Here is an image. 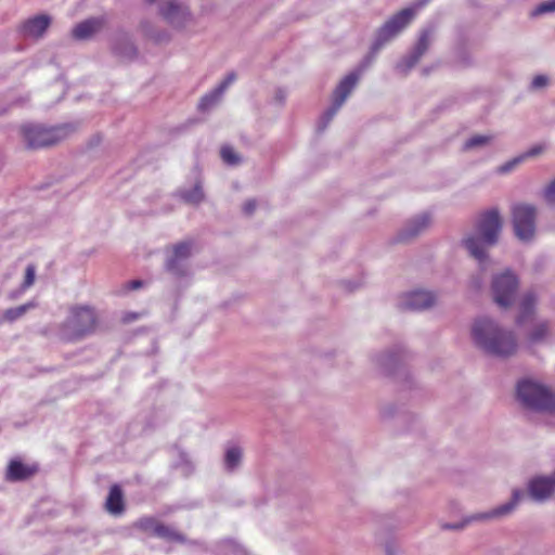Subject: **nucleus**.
<instances>
[{
    "instance_id": "nucleus-14",
    "label": "nucleus",
    "mask_w": 555,
    "mask_h": 555,
    "mask_svg": "<svg viewBox=\"0 0 555 555\" xmlns=\"http://www.w3.org/2000/svg\"><path fill=\"white\" fill-rule=\"evenodd\" d=\"M410 352L401 345H396L373 357L376 366L386 373L393 372L400 364L405 363Z\"/></svg>"
},
{
    "instance_id": "nucleus-21",
    "label": "nucleus",
    "mask_w": 555,
    "mask_h": 555,
    "mask_svg": "<svg viewBox=\"0 0 555 555\" xmlns=\"http://www.w3.org/2000/svg\"><path fill=\"white\" fill-rule=\"evenodd\" d=\"M114 53L122 60H132L137 55V49L131 39L125 35H118L113 44Z\"/></svg>"
},
{
    "instance_id": "nucleus-12",
    "label": "nucleus",
    "mask_w": 555,
    "mask_h": 555,
    "mask_svg": "<svg viewBox=\"0 0 555 555\" xmlns=\"http://www.w3.org/2000/svg\"><path fill=\"white\" fill-rule=\"evenodd\" d=\"M159 15L173 28L183 29L193 21V16L182 2L176 0H162L158 5Z\"/></svg>"
},
{
    "instance_id": "nucleus-11",
    "label": "nucleus",
    "mask_w": 555,
    "mask_h": 555,
    "mask_svg": "<svg viewBox=\"0 0 555 555\" xmlns=\"http://www.w3.org/2000/svg\"><path fill=\"white\" fill-rule=\"evenodd\" d=\"M525 493L520 489H514L512 491V498L508 502L503 503L499 506L490 508L488 511L476 512L469 515L464 516L467 522V526L474 524H489L493 521L501 520L514 513L519 502L522 500Z\"/></svg>"
},
{
    "instance_id": "nucleus-23",
    "label": "nucleus",
    "mask_w": 555,
    "mask_h": 555,
    "mask_svg": "<svg viewBox=\"0 0 555 555\" xmlns=\"http://www.w3.org/2000/svg\"><path fill=\"white\" fill-rule=\"evenodd\" d=\"M435 36V29L434 27L425 28L421 31L420 38L411 51L410 54L413 56H416L417 60H421V57L426 53V51L429 49V46L434 39Z\"/></svg>"
},
{
    "instance_id": "nucleus-8",
    "label": "nucleus",
    "mask_w": 555,
    "mask_h": 555,
    "mask_svg": "<svg viewBox=\"0 0 555 555\" xmlns=\"http://www.w3.org/2000/svg\"><path fill=\"white\" fill-rule=\"evenodd\" d=\"M27 149L36 150L56 144L68 134L67 126L44 128L39 125H24L21 128Z\"/></svg>"
},
{
    "instance_id": "nucleus-3",
    "label": "nucleus",
    "mask_w": 555,
    "mask_h": 555,
    "mask_svg": "<svg viewBox=\"0 0 555 555\" xmlns=\"http://www.w3.org/2000/svg\"><path fill=\"white\" fill-rule=\"evenodd\" d=\"M429 0H418L411 7L404 8L391 15L375 33L369 53L364 56L363 67H370L377 53L391 40L397 38L414 20L418 11Z\"/></svg>"
},
{
    "instance_id": "nucleus-32",
    "label": "nucleus",
    "mask_w": 555,
    "mask_h": 555,
    "mask_svg": "<svg viewBox=\"0 0 555 555\" xmlns=\"http://www.w3.org/2000/svg\"><path fill=\"white\" fill-rule=\"evenodd\" d=\"M420 60L412 54H408L401 61L396 64V70L402 75H406L417 63Z\"/></svg>"
},
{
    "instance_id": "nucleus-9",
    "label": "nucleus",
    "mask_w": 555,
    "mask_h": 555,
    "mask_svg": "<svg viewBox=\"0 0 555 555\" xmlns=\"http://www.w3.org/2000/svg\"><path fill=\"white\" fill-rule=\"evenodd\" d=\"M511 212L516 237L524 243L531 242L537 229V207L528 203H518L512 206Z\"/></svg>"
},
{
    "instance_id": "nucleus-48",
    "label": "nucleus",
    "mask_w": 555,
    "mask_h": 555,
    "mask_svg": "<svg viewBox=\"0 0 555 555\" xmlns=\"http://www.w3.org/2000/svg\"><path fill=\"white\" fill-rule=\"evenodd\" d=\"M345 285H346L348 291L352 292V291L357 289L361 285V283L360 282H356V283H353L351 285L350 282H345Z\"/></svg>"
},
{
    "instance_id": "nucleus-2",
    "label": "nucleus",
    "mask_w": 555,
    "mask_h": 555,
    "mask_svg": "<svg viewBox=\"0 0 555 555\" xmlns=\"http://www.w3.org/2000/svg\"><path fill=\"white\" fill-rule=\"evenodd\" d=\"M501 230L500 212L492 208L480 216L476 230L462 240L464 247L479 262L481 270L490 262L487 250L498 243Z\"/></svg>"
},
{
    "instance_id": "nucleus-19",
    "label": "nucleus",
    "mask_w": 555,
    "mask_h": 555,
    "mask_svg": "<svg viewBox=\"0 0 555 555\" xmlns=\"http://www.w3.org/2000/svg\"><path fill=\"white\" fill-rule=\"evenodd\" d=\"M51 24L49 15L42 14L29 18L23 25V33L30 38H40Z\"/></svg>"
},
{
    "instance_id": "nucleus-34",
    "label": "nucleus",
    "mask_w": 555,
    "mask_h": 555,
    "mask_svg": "<svg viewBox=\"0 0 555 555\" xmlns=\"http://www.w3.org/2000/svg\"><path fill=\"white\" fill-rule=\"evenodd\" d=\"M220 153L222 160L228 165L235 166L241 163V157L231 146H223Z\"/></svg>"
},
{
    "instance_id": "nucleus-50",
    "label": "nucleus",
    "mask_w": 555,
    "mask_h": 555,
    "mask_svg": "<svg viewBox=\"0 0 555 555\" xmlns=\"http://www.w3.org/2000/svg\"><path fill=\"white\" fill-rule=\"evenodd\" d=\"M135 318H137V315H135V314H130V315H127V317L125 318V321H131V320H133V319H135Z\"/></svg>"
},
{
    "instance_id": "nucleus-27",
    "label": "nucleus",
    "mask_w": 555,
    "mask_h": 555,
    "mask_svg": "<svg viewBox=\"0 0 555 555\" xmlns=\"http://www.w3.org/2000/svg\"><path fill=\"white\" fill-rule=\"evenodd\" d=\"M179 196L191 205H198L204 199V192L199 182H197L191 190H180Z\"/></svg>"
},
{
    "instance_id": "nucleus-42",
    "label": "nucleus",
    "mask_w": 555,
    "mask_h": 555,
    "mask_svg": "<svg viewBox=\"0 0 555 555\" xmlns=\"http://www.w3.org/2000/svg\"><path fill=\"white\" fill-rule=\"evenodd\" d=\"M544 197L547 203L555 205V179L544 190Z\"/></svg>"
},
{
    "instance_id": "nucleus-18",
    "label": "nucleus",
    "mask_w": 555,
    "mask_h": 555,
    "mask_svg": "<svg viewBox=\"0 0 555 555\" xmlns=\"http://www.w3.org/2000/svg\"><path fill=\"white\" fill-rule=\"evenodd\" d=\"M537 302V295L533 292H527L524 294L519 301L518 313L515 320L518 326H524L529 320L533 318Z\"/></svg>"
},
{
    "instance_id": "nucleus-16",
    "label": "nucleus",
    "mask_w": 555,
    "mask_h": 555,
    "mask_svg": "<svg viewBox=\"0 0 555 555\" xmlns=\"http://www.w3.org/2000/svg\"><path fill=\"white\" fill-rule=\"evenodd\" d=\"M528 493L535 502H544L555 493V472L550 476H537L528 482Z\"/></svg>"
},
{
    "instance_id": "nucleus-49",
    "label": "nucleus",
    "mask_w": 555,
    "mask_h": 555,
    "mask_svg": "<svg viewBox=\"0 0 555 555\" xmlns=\"http://www.w3.org/2000/svg\"><path fill=\"white\" fill-rule=\"evenodd\" d=\"M141 286H142V281H140V280H134V281L130 282V287L132 289H138Z\"/></svg>"
},
{
    "instance_id": "nucleus-17",
    "label": "nucleus",
    "mask_w": 555,
    "mask_h": 555,
    "mask_svg": "<svg viewBox=\"0 0 555 555\" xmlns=\"http://www.w3.org/2000/svg\"><path fill=\"white\" fill-rule=\"evenodd\" d=\"M431 222L433 218L429 212H421L412 217L400 230L399 240L405 242L417 237L429 229Z\"/></svg>"
},
{
    "instance_id": "nucleus-45",
    "label": "nucleus",
    "mask_w": 555,
    "mask_h": 555,
    "mask_svg": "<svg viewBox=\"0 0 555 555\" xmlns=\"http://www.w3.org/2000/svg\"><path fill=\"white\" fill-rule=\"evenodd\" d=\"M286 96H287V93L285 90L283 89H278L274 93V100L275 102H278L279 104H284L285 100H286Z\"/></svg>"
},
{
    "instance_id": "nucleus-13",
    "label": "nucleus",
    "mask_w": 555,
    "mask_h": 555,
    "mask_svg": "<svg viewBox=\"0 0 555 555\" xmlns=\"http://www.w3.org/2000/svg\"><path fill=\"white\" fill-rule=\"evenodd\" d=\"M437 296L429 291L416 289L400 296L398 307L403 311H423L435 306Z\"/></svg>"
},
{
    "instance_id": "nucleus-26",
    "label": "nucleus",
    "mask_w": 555,
    "mask_h": 555,
    "mask_svg": "<svg viewBox=\"0 0 555 555\" xmlns=\"http://www.w3.org/2000/svg\"><path fill=\"white\" fill-rule=\"evenodd\" d=\"M494 140L493 134H474L463 145L464 151L480 150L490 145Z\"/></svg>"
},
{
    "instance_id": "nucleus-1",
    "label": "nucleus",
    "mask_w": 555,
    "mask_h": 555,
    "mask_svg": "<svg viewBox=\"0 0 555 555\" xmlns=\"http://www.w3.org/2000/svg\"><path fill=\"white\" fill-rule=\"evenodd\" d=\"M469 333L473 345L488 356L506 359L518 350L516 333L488 315L474 319Z\"/></svg>"
},
{
    "instance_id": "nucleus-46",
    "label": "nucleus",
    "mask_w": 555,
    "mask_h": 555,
    "mask_svg": "<svg viewBox=\"0 0 555 555\" xmlns=\"http://www.w3.org/2000/svg\"><path fill=\"white\" fill-rule=\"evenodd\" d=\"M472 287L475 289H480L482 287V280L479 276H474L470 280Z\"/></svg>"
},
{
    "instance_id": "nucleus-20",
    "label": "nucleus",
    "mask_w": 555,
    "mask_h": 555,
    "mask_svg": "<svg viewBox=\"0 0 555 555\" xmlns=\"http://www.w3.org/2000/svg\"><path fill=\"white\" fill-rule=\"evenodd\" d=\"M103 27V20L100 17L88 18L77 24L73 30V37L78 40H86L91 38Z\"/></svg>"
},
{
    "instance_id": "nucleus-30",
    "label": "nucleus",
    "mask_w": 555,
    "mask_h": 555,
    "mask_svg": "<svg viewBox=\"0 0 555 555\" xmlns=\"http://www.w3.org/2000/svg\"><path fill=\"white\" fill-rule=\"evenodd\" d=\"M222 95L223 93L216 87L201 99L198 103V109L205 112L212 108L219 103Z\"/></svg>"
},
{
    "instance_id": "nucleus-36",
    "label": "nucleus",
    "mask_w": 555,
    "mask_h": 555,
    "mask_svg": "<svg viewBox=\"0 0 555 555\" xmlns=\"http://www.w3.org/2000/svg\"><path fill=\"white\" fill-rule=\"evenodd\" d=\"M439 527L443 531H461V530H464L468 526H467L465 517H463L457 522L442 521V522L439 524Z\"/></svg>"
},
{
    "instance_id": "nucleus-43",
    "label": "nucleus",
    "mask_w": 555,
    "mask_h": 555,
    "mask_svg": "<svg viewBox=\"0 0 555 555\" xmlns=\"http://www.w3.org/2000/svg\"><path fill=\"white\" fill-rule=\"evenodd\" d=\"M236 76L234 73H230L223 81H221L217 88L224 93V91L228 89V87L235 80Z\"/></svg>"
},
{
    "instance_id": "nucleus-4",
    "label": "nucleus",
    "mask_w": 555,
    "mask_h": 555,
    "mask_svg": "<svg viewBox=\"0 0 555 555\" xmlns=\"http://www.w3.org/2000/svg\"><path fill=\"white\" fill-rule=\"evenodd\" d=\"M517 402L525 410L555 414V392L533 377H524L516 385Z\"/></svg>"
},
{
    "instance_id": "nucleus-38",
    "label": "nucleus",
    "mask_w": 555,
    "mask_h": 555,
    "mask_svg": "<svg viewBox=\"0 0 555 555\" xmlns=\"http://www.w3.org/2000/svg\"><path fill=\"white\" fill-rule=\"evenodd\" d=\"M550 79L546 75H537L530 83L531 90H541L548 86Z\"/></svg>"
},
{
    "instance_id": "nucleus-31",
    "label": "nucleus",
    "mask_w": 555,
    "mask_h": 555,
    "mask_svg": "<svg viewBox=\"0 0 555 555\" xmlns=\"http://www.w3.org/2000/svg\"><path fill=\"white\" fill-rule=\"evenodd\" d=\"M155 535L167 541H183V537L180 533L176 532L172 528L165 526L164 524H159V527L156 528Z\"/></svg>"
},
{
    "instance_id": "nucleus-40",
    "label": "nucleus",
    "mask_w": 555,
    "mask_h": 555,
    "mask_svg": "<svg viewBox=\"0 0 555 555\" xmlns=\"http://www.w3.org/2000/svg\"><path fill=\"white\" fill-rule=\"evenodd\" d=\"M223 547L233 555H247V552L233 541H225Z\"/></svg>"
},
{
    "instance_id": "nucleus-41",
    "label": "nucleus",
    "mask_w": 555,
    "mask_h": 555,
    "mask_svg": "<svg viewBox=\"0 0 555 555\" xmlns=\"http://www.w3.org/2000/svg\"><path fill=\"white\" fill-rule=\"evenodd\" d=\"M543 151H544L543 145H534V146L530 147L529 150H527L525 153H522L520 156L524 157V162H525L528 158L539 156L540 154L543 153Z\"/></svg>"
},
{
    "instance_id": "nucleus-44",
    "label": "nucleus",
    "mask_w": 555,
    "mask_h": 555,
    "mask_svg": "<svg viewBox=\"0 0 555 555\" xmlns=\"http://www.w3.org/2000/svg\"><path fill=\"white\" fill-rule=\"evenodd\" d=\"M257 207V203L255 199H248L244 203L243 211L245 215L250 216Z\"/></svg>"
},
{
    "instance_id": "nucleus-10",
    "label": "nucleus",
    "mask_w": 555,
    "mask_h": 555,
    "mask_svg": "<svg viewBox=\"0 0 555 555\" xmlns=\"http://www.w3.org/2000/svg\"><path fill=\"white\" fill-rule=\"evenodd\" d=\"M193 241L179 242L168 250L165 260V270L176 279L191 275L190 258L193 254Z\"/></svg>"
},
{
    "instance_id": "nucleus-25",
    "label": "nucleus",
    "mask_w": 555,
    "mask_h": 555,
    "mask_svg": "<svg viewBox=\"0 0 555 555\" xmlns=\"http://www.w3.org/2000/svg\"><path fill=\"white\" fill-rule=\"evenodd\" d=\"M34 470L20 461H12L7 470V479L12 481L24 480L31 476Z\"/></svg>"
},
{
    "instance_id": "nucleus-6",
    "label": "nucleus",
    "mask_w": 555,
    "mask_h": 555,
    "mask_svg": "<svg viewBox=\"0 0 555 555\" xmlns=\"http://www.w3.org/2000/svg\"><path fill=\"white\" fill-rule=\"evenodd\" d=\"M363 64L364 59L360 62V64L353 72L349 73L339 81V83L333 91L332 104L320 117L318 125L319 131H323L328 126V124L332 121L334 116L338 113L340 107L344 105L348 96L356 88L361 75L369 68L363 67Z\"/></svg>"
},
{
    "instance_id": "nucleus-29",
    "label": "nucleus",
    "mask_w": 555,
    "mask_h": 555,
    "mask_svg": "<svg viewBox=\"0 0 555 555\" xmlns=\"http://www.w3.org/2000/svg\"><path fill=\"white\" fill-rule=\"evenodd\" d=\"M36 304L34 301H29L18 307L9 308L3 312V320L5 322H14L17 319L22 318L27 311L35 308Z\"/></svg>"
},
{
    "instance_id": "nucleus-35",
    "label": "nucleus",
    "mask_w": 555,
    "mask_h": 555,
    "mask_svg": "<svg viewBox=\"0 0 555 555\" xmlns=\"http://www.w3.org/2000/svg\"><path fill=\"white\" fill-rule=\"evenodd\" d=\"M555 12V0H544L539 3L532 11L533 16L554 13Z\"/></svg>"
},
{
    "instance_id": "nucleus-51",
    "label": "nucleus",
    "mask_w": 555,
    "mask_h": 555,
    "mask_svg": "<svg viewBox=\"0 0 555 555\" xmlns=\"http://www.w3.org/2000/svg\"><path fill=\"white\" fill-rule=\"evenodd\" d=\"M147 3L152 4L154 3L156 0H145Z\"/></svg>"
},
{
    "instance_id": "nucleus-37",
    "label": "nucleus",
    "mask_w": 555,
    "mask_h": 555,
    "mask_svg": "<svg viewBox=\"0 0 555 555\" xmlns=\"http://www.w3.org/2000/svg\"><path fill=\"white\" fill-rule=\"evenodd\" d=\"M524 162V157L520 155L514 157L513 159L504 163L498 168L499 173H507L512 171L514 168H516L518 165H520Z\"/></svg>"
},
{
    "instance_id": "nucleus-47",
    "label": "nucleus",
    "mask_w": 555,
    "mask_h": 555,
    "mask_svg": "<svg viewBox=\"0 0 555 555\" xmlns=\"http://www.w3.org/2000/svg\"><path fill=\"white\" fill-rule=\"evenodd\" d=\"M386 555H397L398 550L395 545L388 543L385 547Z\"/></svg>"
},
{
    "instance_id": "nucleus-15",
    "label": "nucleus",
    "mask_w": 555,
    "mask_h": 555,
    "mask_svg": "<svg viewBox=\"0 0 555 555\" xmlns=\"http://www.w3.org/2000/svg\"><path fill=\"white\" fill-rule=\"evenodd\" d=\"M554 338L553 328L547 320H538L526 332L525 345L529 349L537 346L546 345L552 343Z\"/></svg>"
},
{
    "instance_id": "nucleus-28",
    "label": "nucleus",
    "mask_w": 555,
    "mask_h": 555,
    "mask_svg": "<svg viewBox=\"0 0 555 555\" xmlns=\"http://www.w3.org/2000/svg\"><path fill=\"white\" fill-rule=\"evenodd\" d=\"M242 449L238 447H231L227 450L224 456V467L228 472L236 469L242 461Z\"/></svg>"
},
{
    "instance_id": "nucleus-5",
    "label": "nucleus",
    "mask_w": 555,
    "mask_h": 555,
    "mask_svg": "<svg viewBox=\"0 0 555 555\" xmlns=\"http://www.w3.org/2000/svg\"><path fill=\"white\" fill-rule=\"evenodd\" d=\"M98 314L90 306L70 308L67 319L61 326V336L66 340H79L94 333Z\"/></svg>"
},
{
    "instance_id": "nucleus-33",
    "label": "nucleus",
    "mask_w": 555,
    "mask_h": 555,
    "mask_svg": "<svg viewBox=\"0 0 555 555\" xmlns=\"http://www.w3.org/2000/svg\"><path fill=\"white\" fill-rule=\"evenodd\" d=\"M159 524L160 522L157 521L155 518L144 517L135 522V527L155 535L156 528L159 527Z\"/></svg>"
},
{
    "instance_id": "nucleus-22",
    "label": "nucleus",
    "mask_w": 555,
    "mask_h": 555,
    "mask_svg": "<svg viewBox=\"0 0 555 555\" xmlns=\"http://www.w3.org/2000/svg\"><path fill=\"white\" fill-rule=\"evenodd\" d=\"M106 511L112 515H120L125 509L124 495L120 487L114 485L111 487L105 502Z\"/></svg>"
},
{
    "instance_id": "nucleus-39",
    "label": "nucleus",
    "mask_w": 555,
    "mask_h": 555,
    "mask_svg": "<svg viewBox=\"0 0 555 555\" xmlns=\"http://www.w3.org/2000/svg\"><path fill=\"white\" fill-rule=\"evenodd\" d=\"M35 276H36L35 266L28 264L26 268V271H25V279H24V282L22 285L23 289H26L34 284Z\"/></svg>"
},
{
    "instance_id": "nucleus-24",
    "label": "nucleus",
    "mask_w": 555,
    "mask_h": 555,
    "mask_svg": "<svg viewBox=\"0 0 555 555\" xmlns=\"http://www.w3.org/2000/svg\"><path fill=\"white\" fill-rule=\"evenodd\" d=\"M435 36V29L434 27L425 28L421 31L420 38L411 51L410 54L413 56H416L417 60H421V57L426 53V51L429 49V46L434 39Z\"/></svg>"
},
{
    "instance_id": "nucleus-7",
    "label": "nucleus",
    "mask_w": 555,
    "mask_h": 555,
    "mask_svg": "<svg viewBox=\"0 0 555 555\" xmlns=\"http://www.w3.org/2000/svg\"><path fill=\"white\" fill-rule=\"evenodd\" d=\"M519 289V279L511 269L492 275L490 293L492 300L500 308H509L516 299Z\"/></svg>"
}]
</instances>
